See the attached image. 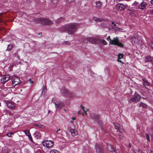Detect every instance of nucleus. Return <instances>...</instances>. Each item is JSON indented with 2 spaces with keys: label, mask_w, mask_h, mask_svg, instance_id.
<instances>
[{
  "label": "nucleus",
  "mask_w": 153,
  "mask_h": 153,
  "mask_svg": "<svg viewBox=\"0 0 153 153\" xmlns=\"http://www.w3.org/2000/svg\"><path fill=\"white\" fill-rule=\"evenodd\" d=\"M96 4L97 7H99L102 6V3L100 1H97L96 2Z\"/></svg>",
  "instance_id": "obj_22"
},
{
  "label": "nucleus",
  "mask_w": 153,
  "mask_h": 153,
  "mask_svg": "<svg viewBox=\"0 0 153 153\" xmlns=\"http://www.w3.org/2000/svg\"><path fill=\"white\" fill-rule=\"evenodd\" d=\"M79 27L78 24L71 23L67 24L63 26L62 29V31H65L68 34H72L76 31Z\"/></svg>",
  "instance_id": "obj_1"
},
{
  "label": "nucleus",
  "mask_w": 153,
  "mask_h": 153,
  "mask_svg": "<svg viewBox=\"0 0 153 153\" xmlns=\"http://www.w3.org/2000/svg\"><path fill=\"white\" fill-rule=\"evenodd\" d=\"M95 149L97 153H103V152L102 147L100 145H96Z\"/></svg>",
  "instance_id": "obj_12"
},
{
  "label": "nucleus",
  "mask_w": 153,
  "mask_h": 153,
  "mask_svg": "<svg viewBox=\"0 0 153 153\" xmlns=\"http://www.w3.org/2000/svg\"><path fill=\"white\" fill-rule=\"evenodd\" d=\"M9 115L10 116H13V114L11 113L10 112L9 113Z\"/></svg>",
  "instance_id": "obj_47"
},
{
  "label": "nucleus",
  "mask_w": 153,
  "mask_h": 153,
  "mask_svg": "<svg viewBox=\"0 0 153 153\" xmlns=\"http://www.w3.org/2000/svg\"><path fill=\"white\" fill-rule=\"evenodd\" d=\"M90 115L92 119L96 121H98L99 119V116L94 113H91L90 114Z\"/></svg>",
  "instance_id": "obj_18"
},
{
  "label": "nucleus",
  "mask_w": 153,
  "mask_h": 153,
  "mask_svg": "<svg viewBox=\"0 0 153 153\" xmlns=\"http://www.w3.org/2000/svg\"><path fill=\"white\" fill-rule=\"evenodd\" d=\"M80 107L82 108V107H83V106H82V105H80Z\"/></svg>",
  "instance_id": "obj_63"
},
{
  "label": "nucleus",
  "mask_w": 153,
  "mask_h": 153,
  "mask_svg": "<svg viewBox=\"0 0 153 153\" xmlns=\"http://www.w3.org/2000/svg\"><path fill=\"white\" fill-rule=\"evenodd\" d=\"M126 6L125 5L122 3H118L116 5L117 8L119 9L120 10H124L126 7Z\"/></svg>",
  "instance_id": "obj_13"
},
{
  "label": "nucleus",
  "mask_w": 153,
  "mask_h": 153,
  "mask_svg": "<svg viewBox=\"0 0 153 153\" xmlns=\"http://www.w3.org/2000/svg\"><path fill=\"white\" fill-rule=\"evenodd\" d=\"M60 130V128H59L57 130L58 131H59Z\"/></svg>",
  "instance_id": "obj_62"
},
{
  "label": "nucleus",
  "mask_w": 153,
  "mask_h": 153,
  "mask_svg": "<svg viewBox=\"0 0 153 153\" xmlns=\"http://www.w3.org/2000/svg\"><path fill=\"white\" fill-rule=\"evenodd\" d=\"M150 11L152 13H153V9L150 10Z\"/></svg>",
  "instance_id": "obj_52"
},
{
  "label": "nucleus",
  "mask_w": 153,
  "mask_h": 153,
  "mask_svg": "<svg viewBox=\"0 0 153 153\" xmlns=\"http://www.w3.org/2000/svg\"><path fill=\"white\" fill-rule=\"evenodd\" d=\"M29 139L31 141V142H33V141L32 137H30V138Z\"/></svg>",
  "instance_id": "obj_45"
},
{
  "label": "nucleus",
  "mask_w": 153,
  "mask_h": 153,
  "mask_svg": "<svg viewBox=\"0 0 153 153\" xmlns=\"http://www.w3.org/2000/svg\"><path fill=\"white\" fill-rule=\"evenodd\" d=\"M47 90V88L46 86H45L43 88V92H45Z\"/></svg>",
  "instance_id": "obj_39"
},
{
  "label": "nucleus",
  "mask_w": 153,
  "mask_h": 153,
  "mask_svg": "<svg viewBox=\"0 0 153 153\" xmlns=\"http://www.w3.org/2000/svg\"><path fill=\"white\" fill-rule=\"evenodd\" d=\"M55 105L56 110H60L64 106L63 103L60 100H57L55 102Z\"/></svg>",
  "instance_id": "obj_8"
},
{
  "label": "nucleus",
  "mask_w": 153,
  "mask_h": 153,
  "mask_svg": "<svg viewBox=\"0 0 153 153\" xmlns=\"http://www.w3.org/2000/svg\"><path fill=\"white\" fill-rule=\"evenodd\" d=\"M109 43L114 45H117L120 47H124L123 44L119 41L118 38L117 37H114L112 40L110 39Z\"/></svg>",
  "instance_id": "obj_3"
},
{
  "label": "nucleus",
  "mask_w": 153,
  "mask_h": 153,
  "mask_svg": "<svg viewBox=\"0 0 153 153\" xmlns=\"http://www.w3.org/2000/svg\"><path fill=\"white\" fill-rule=\"evenodd\" d=\"M34 22L44 25H50L53 24V22L51 20L45 18H37L35 19Z\"/></svg>",
  "instance_id": "obj_2"
},
{
  "label": "nucleus",
  "mask_w": 153,
  "mask_h": 153,
  "mask_svg": "<svg viewBox=\"0 0 153 153\" xmlns=\"http://www.w3.org/2000/svg\"><path fill=\"white\" fill-rule=\"evenodd\" d=\"M151 46L153 48V37L152 38V39L151 40V42L150 43Z\"/></svg>",
  "instance_id": "obj_37"
},
{
  "label": "nucleus",
  "mask_w": 153,
  "mask_h": 153,
  "mask_svg": "<svg viewBox=\"0 0 153 153\" xmlns=\"http://www.w3.org/2000/svg\"><path fill=\"white\" fill-rule=\"evenodd\" d=\"M12 84L13 86H15L18 85L20 82L19 78L16 76H14L12 79Z\"/></svg>",
  "instance_id": "obj_6"
},
{
  "label": "nucleus",
  "mask_w": 153,
  "mask_h": 153,
  "mask_svg": "<svg viewBox=\"0 0 153 153\" xmlns=\"http://www.w3.org/2000/svg\"><path fill=\"white\" fill-rule=\"evenodd\" d=\"M86 39L87 41L92 44H96L97 41V39L93 37L88 38Z\"/></svg>",
  "instance_id": "obj_14"
},
{
  "label": "nucleus",
  "mask_w": 153,
  "mask_h": 153,
  "mask_svg": "<svg viewBox=\"0 0 153 153\" xmlns=\"http://www.w3.org/2000/svg\"><path fill=\"white\" fill-rule=\"evenodd\" d=\"M119 137L121 139H122L123 138V136L121 135H119Z\"/></svg>",
  "instance_id": "obj_40"
},
{
  "label": "nucleus",
  "mask_w": 153,
  "mask_h": 153,
  "mask_svg": "<svg viewBox=\"0 0 153 153\" xmlns=\"http://www.w3.org/2000/svg\"><path fill=\"white\" fill-rule=\"evenodd\" d=\"M63 44L65 45H69L70 43L68 41H65L63 43Z\"/></svg>",
  "instance_id": "obj_34"
},
{
  "label": "nucleus",
  "mask_w": 153,
  "mask_h": 153,
  "mask_svg": "<svg viewBox=\"0 0 153 153\" xmlns=\"http://www.w3.org/2000/svg\"><path fill=\"white\" fill-rule=\"evenodd\" d=\"M24 131V132L25 134L27 136L30 134V131L28 130H25Z\"/></svg>",
  "instance_id": "obj_33"
},
{
  "label": "nucleus",
  "mask_w": 153,
  "mask_h": 153,
  "mask_svg": "<svg viewBox=\"0 0 153 153\" xmlns=\"http://www.w3.org/2000/svg\"><path fill=\"white\" fill-rule=\"evenodd\" d=\"M100 42L102 43L104 45H106L107 44V42H106V41L103 39H100Z\"/></svg>",
  "instance_id": "obj_28"
},
{
  "label": "nucleus",
  "mask_w": 153,
  "mask_h": 153,
  "mask_svg": "<svg viewBox=\"0 0 153 153\" xmlns=\"http://www.w3.org/2000/svg\"><path fill=\"white\" fill-rule=\"evenodd\" d=\"M140 40L138 38L136 37H132L131 38V41L133 44H136L138 43Z\"/></svg>",
  "instance_id": "obj_15"
},
{
  "label": "nucleus",
  "mask_w": 153,
  "mask_h": 153,
  "mask_svg": "<svg viewBox=\"0 0 153 153\" xmlns=\"http://www.w3.org/2000/svg\"><path fill=\"white\" fill-rule=\"evenodd\" d=\"M135 153H144L142 151V150H135Z\"/></svg>",
  "instance_id": "obj_36"
},
{
  "label": "nucleus",
  "mask_w": 153,
  "mask_h": 153,
  "mask_svg": "<svg viewBox=\"0 0 153 153\" xmlns=\"http://www.w3.org/2000/svg\"><path fill=\"white\" fill-rule=\"evenodd\" d=\"M15 133V132H11L8 133L6 134V135L9 137H12V135H13Z\"/></svg>",
  "instance_id": "obj_30"
},
{
  "label": "nucleus",
  "mask_w": 153,
  "mask_h": 153,
  "mask_svg": "<svg viewBox=\"0 0 153 153\" xmlns=\"http://www.w3.org/2000/svg\"><path fill=\"white\" fill-rule=\"evenodd\" d=\"M111 24H114V22H111Z\"/></svg>",
  "instance_id": "obj_60"
},
{
  "label": "nucleus",
  "mask_w": 153,
  "mask_h": 153,
  "mask_svg": "<svg viewBox=\"0 0 153 153\" xmlns=\"http://www.w3.org/2000/svg\"><path fill=\"white\" fill-rule=\"evenodd\" d=\"M12 153H17L16 152L14 151L13 152H12Z\"/></svg>",
  "instance_id": "obj_58"
},
{
  "label": "nucleus",
  "mask_w": 153,
  "mask_h": 153,
  "mask_svg": "<svg viewBox=\"0 0 153 153\" xmlns=\"http://www.w3.org/2000/svg\"><path fill=\"white\" fill-rule=\"evenodd\" d=\"M107 39L108 40H109L110 41V39H111L110 38V36H108Z\"/></svg>",
  "instance_id": "obj_42"
},
{
  "label": "nucleus",
  "mask_w": 153,
  "mask_h": 153,
  "mask_svg": "<svg viewBox=\"0 0 153 153\" xmlns=\"http://www.w3.org/2000/svg\"><path fill=\"white\" fill-rule=\"evenodd\" d=\"M152 131L153 132L152 133V135L153 136V127L152 128Z\"/></svg>",
  "instance_id": "obj_55"
},
{
  "label": "nucleus",
  "mask_w": 153,
  "mask_h": 153,
  "mask_svg": "<svg viewBox=\"0 0 153 153\" xmlns=\"http://www.w3.org/2000/svg\"><path fill=\"white\" fill-rule=\"evenodd\" d=\"M140 107H143V108H146L147 106L146 104L144 103L143 102H141L139 105Z\"/></svg>",
  "instance_id": "obj_25"
},
{
  "label": "nucleus",
  "mask_w": 153,
  "mask_h": 153,
  "mask_svg": "<svg viewBox=\"0 0 153 153\" xmlns=\"http://www.w3.org/2000/svg\"><path fill=\"white\" fill-rule=\"evenodd\" d=\"M30 79V80H29L31 84L33 83V81H32L30 79Z\"/></svg>",
  "instance_id": "obj_43"
},
{
  "label": "nucleus",
  "mask_w": 153,
  "mask_h": 153,
  "mask_svg": "<svg viewBox=\"0 0 153 153\" xmlns=\"http://www.w3.org/2000/svg\"><path fill=\"white\" fill-rule=\"evenodd\" d=\"M12 45L11 44H9L8 45L7 50L8 51L12 49Z\"/></svg>",
  "instance_id": "obj_31"
},
{
  "label": "nucleus",
  "mask_w": 153,
  "mask_h": 153,
  "mask_svg": "<svg viewBox=\"0 0 153 153\" xmlns=\"http://www.w3.org/2000/svg\"><path fill=\"white\" fill-rule=\"evenodd\" d=\"M7 105L9 108L11 109H14L15 107L14 104L11 102L7 103Z\"/></svg>",
  "instance_id": "obj_19"
},
{
  "label": "nucleus",
  "mask_w": 153,
  "mask_h": 153,
  "mask_svg": "<svg viewBox=\"0 0 153 153\" xmlns=\"http://www.w3.org/2000/svg\"><path fill=\"white\" fill-rule=\"evenodd\" d=\"M116 25H116V24H114V26L115 27L116 26Z\"/></svg>",
  "instance_id": "obj_59"
},
{
  "label": "nucleus",
  "mask_w": 153,
  "mask_h": 153,
  "mask_svg": "<svg viewBox=\"0 0 153 153\" xmlns=\"http://www.w3.org/2000/svg\"><path fill=\"white\" fill-rule=\"evenodd\" d=\"M93 19L96 22H101L102 21V19H99L97 18H94Z\"/></svg>",
  "instance_id": "obj_27"
},
{
  "label": "nucleus",
  "mask_w": 153,
  "mask_h": 153,
  "mask_svg": "<svg viewBox=\"0 0 153 153\" xmlns=\"http://www.w3.org/2000/svg\"><path fill=\"white\" fill-rule=\"evenodd\" d=\"M10 79V77L9 75H4L1 77V82L2 84H4Z\"/></svg>",
  "instance_id": "obj_7"
},
{
  "label": "nucleus",
  "mask_w": 153,
  "mask_h": 153,
  "mask_svg": "<svg viewBox=\"0 0 153 153\" xmlns=\"http://www.w3.org/2000/svg\"><path fill=\"white\" fill-rule=\"evenodd\" d=\"M72 120H74L76 119V117H73L72 118Z\"/></svg>",
  "instance_id": "obj_49"
},
{
  "label": "nucleus",
  "mask_w": 153,
  "mask_h": 153,
  "mask_svg": "<svg viewBox=\"0 0 153 153\" xmlns=\"http://www.w3.org/2000/svg\"><path fill=\"white\" fill-rule=\"evenodd\" d=\"M53 144V142L52 140H45L42 142L43 145L47 148L51 147Z\"/></svg>",
  "instance_id": "obj_5"
},
{
  "label": "nucleus",
  "mask_w": 153,
  "mask_h": 153,
  "mask_svg": "<svg viewBox=\"0 0 153 153\" xmlns=\"http://www.w3.org/2000/svg\"><path fill=\"white\" fill-rule=\"evenodd\" d=\"M78 114H81V113L80 112V111H78Z\"/></svg>",
  "instance_id": "obj_57"
},
{
  "label": "nucleus",
  "mask_w": 153,
  "mask_h": 153,
  "mask_svg": "<svg viewBox=\"0 0 153 153\" xmlns=\"http://www.w3.org/2000/svg\"><path fill=\"white\" fill-rule=\"evenodd\" d=\"M34 126L39 128H41L43 126V125L40 124V123L34 124Z\"/></svg>",
  "instance_id": "obj_32"
},
{
  "label": "nucleus",
  "mask_w": 153,
  "mask_h": 153,
  "mask_svg": "<svg viewBox=\"0 0 153 153\" xmlns=\"http://www.w3.org/2000/svg\"><path fill=\"white\" fill-rule=\"evenodd\" d=\"M121 0H114V1H117H117H120Z\"/></svg>",
  "instance_id": "obj_53"
},
{
  "label": "nucleus",
  "mask_w": 153,
  "mask_h": 153,
  "mask_svg": "<svg viewBox=\"0 0 153 153\" xmlns=\"http://www.w3.org/2000/svg\"><path fill=\"white\" fill-rule=\"evenodd\" d=\"M128 147L129 148H130L131 147V143H129Z\"/></svg>",
  "instance_id": "obj_46"
},
{
  "label": "nucleus",
  "mask_w": 153,
  "mask_h": 153,
  "mask_svg": "<svg viewBox=\"0 0 153 153\" xmlns=\"http://www.w3.org/2000/svg\"><path fill=\"white\" fill-rule=\"evenodd\" d=\"M153 57L150 56H146L144 60V62L145 64L148 62H150L151 65L153 66Z\"/></svg>",
  "instance_id": "obj_9"
},
{
  "label": "nucleus",
  "mask_w": 153,
  "mask_h": 153,
  "mask_svg": "<svg viewBox=\"0 0 153 153\" xmlns=\"http://www.w3.org/2000/svg\"><path fill=\"white\" fill-rule=\"evenodd\" d=\"M58 130H57V131H56V133H57L58 134H60V133H58Z\"/></svg>",
  "instance_id": "obj_56"
},
{
  "label": "nucleus",
  "mask_w": 153,
  "mask_h": 153,
  "mask_svg": "<svg viewBox=\"0 0 153 153\" xmlns=\"http://www.w3.org/2000/svg\"><path fill=\"white\" fill-rule=\"evenodd\" d=\"M147 5V4L146 2L143 1L139 5L138 7L141 9H143L145 8Z\"/></svg>",
  "instance_id": "obj_17"
},
{
  "label": "nucleus",
  "mask_w": 153,
  "mask_h": 153,
  "mask_svg": "<svg viewBox=\"0 0 153 153\" xmlns=\"http://www.w3.org/2000/svg\"><path fill=\"white\" fill-rule=\"evenodd\" d=\"M27 136L28 137V138L29 139L30 138V137H32L31 136V134H29V135Z\"/></svg>",
  "instance_id": "obj_50"
},
{
  "label": "nucleus",
  "mask_w": 153,
  "mask_h": 153,
  "mask_svg": "<svg viewBox=\"0 0 153 153\" xmlns=\"http://www.w3.org/2000/svg\"><path fill=\"white\" fill-rule=\"evenodd\" d=\"M69 131L71 133V136L74 137L76 136L78 134V132L75 129H72L71 128H68Z\"/></svg>",
  "instance_id": "obj_11"
},
{
  "label": "nucleus",
  "mask_w": 153,
  "mask_h": 153,
  "mask_svg": "<svg viewBox=\"0 0 153 153\" xmlns=\"http://www.w3.org/2000/svg\"><path fill=\"white\" fill-rule=\"evenodd\" d=\"M82 109L83 111H85V110L84 109V106H83V107H82Z\"/></svg>",
  "instance_id": "obj_51"
},
{
  "label": "nucleus",
  "mask_w": 153,
  "mask_h": 153,
  "mask_svg": "<svg viewBox=\"0 0 153 153\" xmlns=\"http://www.w3.org/2000/svg\"><path fill=\"white\" fill-rule=\"evenodd\" d=\"M143 84L145 86H146V85L149 86L150 85L149 82L146 80L144 79H143Z\"/></svg>",
  "instance_id": "obj_23"
},
{
  "label": "nucleus",
  "mask_w": 153,
  "mask_h": 153,
  "mask_svg": "<svg viewBox=\"0 0 153 153\" xmlns=\"http://www.w3.org/2000/svg\"><path fill=\"white\" fill-rule=\"evenodd\" d=\"M151 4H153V0H151L150 1Z\"/></svg>",
  "instance_id": "obj_48"
},
{
  "label": "nucleus",
  "mask_w": 153,
  "mask_h": 153,
  "mask_svg": "<svg viewBox=\"0 0 153 153\" xmlns=\"http://www.w3.org/2000/svg\"><path fill=\"white\" fill-rule=\"evenodd\" d=\"M62 93L66 96H71L70 92L68 90L63 88L61 90Z\"/></svg>",
  "instance_id": "obj_16"
},
{
  "label": "nucleus",
  "mask_w": 153,
  "mask_h": 153,
  "mask_svg": "<svg viewBox=\"0 0 153 153\" xmlns=\"http://www.w3.org/2000/svg\"><path fill=\"white\" fill-rule=\"evenodd\" d=\"M64 20V18L62 17H60L56 19V24H59V23L63 22Z\"/></svg>",
  "instance_id": "obj_20"
},
{
  "label": "nucleus",
  "mask_w": 153,
  "mask_h": 153,
  "mask_svg": "<svg viewBox=\"0 0 153 153\" xmlns=\"http://www.w3.org/2000/svg\"><path fill=\"white\" fill-rule=\"evenodd\" d=\"M140 97V96L139 94L136 93L135 94L134 96L131 97L130 99L129 100L128 102L130 103L132 102H137L139 101Z\"/></svg>",
  "instance_id": "obj_4"
},
{
  "label": "nucleus",
  "mask_w": 153,
  "mask_h": 153,
  "mask_svg": "<svg viewBox=\"0 0 153 153\" xmlns=\"http://www.w3.org/2000/svg\"><path fill=\"white\" fill-rule=\"evenodd\" d=\"M107 149L110 152L113 153H117V152L115 151L114 147L112 145L108 144L107 145Z\"/></svg>",
  "instance_id": "obj_10"
},
{
  "label": "nucleus",
  "mask_w": 153,
  "mask_h": 153,
  "mask_svg": "<svg viewBox=\"0 0 153 153\" xmlns=\"http://www.w3.org/2000/svg\"><path fill=\"white\" fill-rule=\"evenodd\" d=\"M147 153H153V151H152L150 149H148L147 151Z\"/></svg>",
  "instance_id": "obj_38"
},
{
  "label": "nucleus",
  "mask_w": 153,
  "mask_h": 153,
  "mask_svg": "<svg viewBox=\"0 0 153 153\" xmlns=\"http://www.w3.org/2000/svg\"><path fill=\"white\" fill-rule=\"evenodd\" d=\"M74 0H67V1L69 3H71L73 2Z\"/></svg>",
  "instance_id": "obj_41"
},
{
  "label": "nucleus",
  "mask_w": 153,
  "mask_h": 153,
  "mask_svg": "<svg viewBox=\"0 0 153 153\" xmlns=\"http://www.w3.org/2000/svg\"><path fill=\"white\" fill-rule=\"evenodd\" d=\"M114 126H115V128L116 129H119L120 128V125L116 123H115L114 124Z\"/></svg>",
  "instance_id": "obj_26"
},
{
  "label": "nucleus",
  "mask_w": 153,
  "mask_h": 153,
  "mask_svg": "<svg viewBox=\"0 0 153 153\" xmlns=\"http://www.w3.org/2000/svg\"><path fill=\"white\" fill-rule=\"evenodd\" d=\"M59 152L56 149L51 150L50 151V153H59Z\"/></svg>",
  "instance_id": "obj_29"
},
{
  "label": "nucleus",
  "mask_w": 153,
  "mask_h": 153,
  "mask_svg": "<svg viewBox=\"0 0 153 153\" xmlns=\"http://www.w3.org/2000/svg\"><path fill=\"white\" fill-rule=\"evenodd\" d=\"M123 55L122 53H119L118 55V59L117 61L118 62H121V61L119 60V59H120L122 58L123 57Z\"/></svg>",
  "instance_id": "obj_24"
},
{
  "label": "nucleus",
  "mask_w": 153,
  "mask_h": 153,
  "mask_svg": "<svg viewBox=\"0 0 153 153\" xmlns=\"http://www.w3.org/2000/svg\"><path fill=\"white\" fill-rule=\"evenodd\" d=\"M82 115H83V116H84V114L83 113H82Z\"/></svg>",
  "instance_id": "obj_64"
},
{
  "label": "nucleus",
  "mask_w": 153,
  "mask_h": 153,
  "mask_svg": "<svg viewBox=\"0 0 153 153\" xmlns=\"http://www.w3.org/2000/svg\"><path fill=\"white\" fill-rule=\"evenodd\" d=\"M29 139L31 141V142H33V141L32 137H30V138Z\"/></svg>",
  "instance_id": "obj_44"
},
{
  "label": "nucleus",
  "mask_w": 153,
  "mask_h": 153,
  "mask_svg": "<svg viewBox=\"0 0 153 153\" xmlns=\"http://www.w3.org/2000/svg\"><path fill=\"white\" fill-rule=\"evenodd\" d=\"M34 137L37 139H39L40 138L41 135L38 132H36L34 133Z\"/></svg>",
  "instance_id": "obj_21"
},
{
  "label": "nucleus",
  "mask_w": 153,
  "mask_h": 153,
  "mask_svg": "<svg viewBox=\"0 0 153 153\" xmlns=\"http://www.w3.org/2000/svg\"><path fill=\"white\" fill-rule=\"evenodd\" d=\"M84 111V112H85V114L86 115H87V112H86V111Z\"/></svg>",
  "instance_id": "obj_54"
},
{
  "label": "nucleus",
  "mask_w": 153,
  "mask_h": 153,
  "mask_svg": "<svg viewBox=\"0 0 153 153\" xmlns=\"http://www.w3.org/2000/svg\"><path fill=\"white\" fill-rule=\"evenodd\" d=\"M70 122L71 123H72L73 122V120H71L70 121Z\"/></svg>",
  "instance_id": "obj_61"
},
{
  "label": "nucleus",
  "mask_w": 153,
  "mask_h": 153,
  "mask_svg": "<svg viewBox=\"0 0 153 153\" xmlns=\"http://www.w3.org/2000/svg\"><path fill=\"white\" fill-rule=\"evenodd\" d=\"M146 139H147V140L149 141L150 140L149 136V134H146Z\"/></svg>",
  "instance_id": "obj_35"
}]
</instances>
